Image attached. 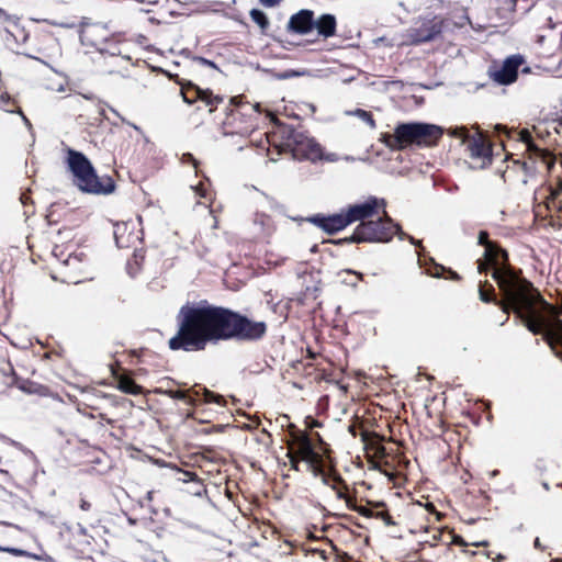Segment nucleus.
Wrapping results in <instances>:
<instances>
[{
	"instance_id": "obj_11",
	"label": "nucleus",
	"mask_w": 562,
	"mask_h": 562,
	"mask_svg": "<svg viewBox=\"0 0 562 562\" xmlns=\"http://www.w3.org/2000/svg\"><path fill=\"white\" fill-rule=\"evenodd\" d=\"M295 443L297 449L294 452H296V454L307 463V470L311 471L314 476H317L319 474V463L323 460L315 451L311 438L306 434H300L295 438Z\"/></svg>"
},
{
	"instance_id": "obj_48",
	"label": "nucleus",
	"mask_w": 562,
	"mask_h": 562,
	"mask_svg": "<svg viewBox=\"0 0 562 562\" xmlns=\"http://www.w3.org/2000/svg\"><path fill=\"white\" fill-rule=\"evenodd\" d=\"M233 123L229 121V119L224 123L225 128L232 126Z\"/></svg>"
},
{
	"instance_id": "obj_45",
	"label": "nucleus",
	"mask_w": 562,
	"mask_h": 562,
	"mask_svg": "<svg viewBox=\"0 0 562 562\" xmlns=\"http://www.w3.org/2000/svg\"><path fill=\"white\" fill-rule=\"evenodd\" d=\"M78 529H79V533L80 535H86L87 533V529L82 525H78Z\"/></svg>"
},
{
	"instance_id": "obj_6",
	"label": "nucleus",
	"mask_w": 562,
	"mask_h": 562,
	"mask_svg": "<svg viewBox=\"0 0 562 562\" xmlns=\"http://www.w3.org/2000/svg\"><path fill=\"white\" fill-rule=\"evenodd\" d=\"M442 127L422 122H409L398 124L393 134H384L383 143L393 150L404 149L416 144L419 146H432L441 137Z\"/></svg>"
},
{
	"instance_id": "obj_40",
	"label": "nucleus",
	"mask_w": 562,
	"mask_h": 562,
	"mask_svg": "<svg viewBox=\"0 0 562 562\" xmlns=\"http://www.w3.org/2000/svg\"><path fill=\"white\" fill-rule=\"evenodd\" d=\"M20 200L25 205L29 202L30 196L26 193H22Z\"/></svg>"
},
{
	"instance_id": "obj_42",
	"label": "nucleus",
	"mask_w": 562,
	"mask_h": 562,
	"mask_svg": "<svg viewBox=\"0 0 562 562\" xmlns=\"http://www.w3.org/2000/svg\"><path fill=\"white\" fill-rule=\"evenodd\" d=\"M326 160L328 161H336L337 160V155L336 154H329L325 157Z\"/></svg>"
},
{
	"instance_id": "obj_30",
	"label": "nucleus",
	"mask_w": 562,
	"mask_h": 562,
	"mask_svg": "<svg viewBox=\"0 0 562 562\" xmlns=\"http://www.w3.org/2000/svg\"><path fill=\"white\" fill-rule=\"evenodd\" d=\"M79 262L77 256L69 255L68 258L64 261L66 266L76 267V263Z\"/></svg>"
},
{
	"instance_id": "obj_1",
	"label": "nucleus",
	"mask_w": 562,
	"mask_h": 562,
	"mask_svg": "<svg viewBox=\"0 0 562 562\" xmlns=\"http://www.w3.org/2000/svg\"><path fill=\"white\" fill-rule=\"evenodd\" d=\"M177 334L169 339L171 350L201 351L209 342L256 341L267 333L265 322H255L229 308L203 300L187 303L177 315Z\"/></svg>"
},
{
	"instance_id": "obj_12",
	"label": "nucleus",
	"mask_w": 562,
	"mask_h": 562,
	"mask_svg": "<svg viewBox=\"0 0 562 562\" xmlns=\"http://www.w3.org/2000/svg\"><path fill=\"white\" fill-rule=\"evenodd\" d=\"M306 221L329 235H334L349 225L344 211L331 215L315 214L307 217Z\"/></svg>"
},
{
	"instance_id": "obj_55",
	"label": "nucleus",
	"mask_w": 562,
	"mask_h": 562,
	"mask_svg": "<svg viewBox=\"0 0 562 562\" xmlns=\"http://www.w3.org/2000/svg\"><path fill=\"white\" fill-rule=\"evenodd\" d=\"M508 319V316H506V318L501 323V326L505 325V323L507 322Z\"/></svg>"
},
{
	"instance_id": "obj_20",
	"label": "nucleus",
	"mask_w": 562,
	"mask_h": 562,
	"mask_svg": "<svg viewBox=\"0 0 562 562\" xmlns=\"http://www.w3.org/2000/svg\"><path fill=\"white\" fill-rule=\"evenodd\" d=\"M249 14L251 20L261 29L262 32L269 27V20L263 11L259 9H252L250 10Z\"/></svg>"
},
{
	"instance_id": "obj_22",
	"label": "nucleus",
	"mask_w": 562,
	"mask_h": 562,
	"mask_svg": "<svg viewBox=\"0 0 562 562\" xmlns=\"http://www.w3.org/2000/svg\"><path fill=\"white\" fill-rule=\"evenodd\" d=\"M252 131H254V125L249 124V125H245L243 127H239L236 131H227V130H225L224 135H232V136L238 135L240 137H246V136L250 135V133Z\"/></svg>"
},
{
	"instance_id": "obj_35",
	"label": "nucleus",
	"mask_w": 562,
	"mask_h": 562,
	"mask_svg": "<svg viewBox=\"0 0 562 562\" xmlns=\"http://www.w3.org/2000/svg\"><path fill=\"white\" fill-rule=\"evenodd\" d=\"M317 476L322 477V482L325 485H329V476L327 474H325L324 471L321 468H319V474Z\"/></svg>"
},
{
	"instance_id": "obj_39",
	"label": "nucleus",
	"mask_w": 562,
	"mask_h": 562,
	"mask_svg": "<svg viewBox=\"0 0 562 562\" xmlns=\"http://www.w3.org/2000/svg\"><path fill=\"white\" fill-rule=\"evenodd\" d=\"M330 487L336 491V486L335 485H330ZM337 497L340 498V499H345L346 495H345V493L342 491L337 490Z\"/></svg>"
},
{
	"instance_id": "obj_19",
	"label": "nucleus",
	"mask_w": 562,
	"mask_h": 562,
	"mask_svg": "<svg viewBox=\"0 0 562 562\" xmlns=\"http://www.w3.org/2000/svg\"><path fill=\"white\" fill-rule=\"evenodd\" d=\"M119 389L126 393L132 395H138L142 393V386L136 384L132 379H122L119 381Z\"/></svg>"
},
{
	"instance_id": "obj_23",
	"label": "nucleus",
	"mask_w": 562,
	"mask_h": 562,
	"mask_svg": "<svg viewBox=\"0 0 562 562\" xmlns=\"http://www.w3.org/2000/svg\"><path fill=\"white\" fill-rule=\"evenodd\" d=\"M355 115H357L359 119H361L363 122L370 125V127H375V122L372 117V114L368 111H364L362 109H357L355 111Z\"/></svg>"
},
{
	"instance_id": "obj_50",
	"label": "nucleus",
	"mask_w": 562,
	"mask_h": 562,
	"mask_svg": "<svg viewBox=\"0 0 562 562\" xmlns=\"http://www.w3.org/2000/svg\"><path fill=\"white\" fill-rule=\"evenodd\" d=\"M542 486H543V488H544V490H547V491H549V488H550V486H549V484H548L547 482H543V483H542Z\"/></svg>"
},
{
	"instance_id": "obj_56",
	"label": "nucleus",
	"mask_w": 562,
	"mask_h": 562,
	"mask_svg": "<svg viewBox=\"0 0 562 562\" xmlns=\"http://www.w3.org/2000/svg\"><path fill=\"white\" fill-rule=\"evenodd\" d=\"M131 126H133L135 130H138V126L137 125H134V124H131L128 123Z\"/></svg>"
},
{
	"instance_id": "obj_37",
	"label": "nucleus",
	"mask_w": 562,
	"mask_h": 562,
	"mask_svg": "<svg viewBox=\"0 0 562 562\" xmlns=\"http://www.w3.org/2000/svg\"><path fill=\"white\" fill-rule=\"evenodd\" d=\"M299 72L296 71H288V72H284L280 76V78L282 79H288V78H291V77H294V76H297Z\"/></svg>"
},
{
	"instance_id": "obj_28",
	"label": "nucleus",
	"mask_w": 562,
	"mask_h": 562,
	"mask_svg": "<svg viewBox=\"0 0 562 562\" xmlns=\"http://www.w3.org/2000/svg\"><path fill=\"white\" fill-rule=\"evenodd\" d=\"M181 161L184 164H192L195 168L198 166V160L190 153L183 154L181 157Z\"/></svg>"
},
{
	"instance_id": "obj_16",
	"label": "nucleus",
	"mask_w": 562,
	"mask_h": 562,
	"mask_svg": "<svg viewBox=\"0 0 562 562\" xmlns=\"http://www.w3.org/2000/svg\"><path fill=\"white\" fill-rule=\"evenodd\" d=\"M443 21H429L428 23L423 24L414 35V41L416 43H426L435 40L443 30Z\"/></svg>"
},
{
	"instance_id": "obj_21",
	"label": "nucleus",
	"mask_w": 562,
	"mask_h": 562,
	"mask_svg": "<svg viewBox=\"0 0 562 562\" xmlns=\"http://www.w3.org/2000/svg\"><path fill=\"white\" fill-rule=\"evenodd\" d=\"M127 225L125 223L115 224L114 226V238L116 246L120 248L127 247L128 244L123 238V232L126 231Z\"/></svg>"
},
{
	"instance_id": "obj_7",
	"label": "nucleus",
	"mask_w": 562,
	"mask_h": 562,
	"mask_svg": "<svg viewBox=\"0 0 562 562\" xmlns=\"http://www.w3.org/2000/svg\"><path fill=\"white\" fill-rule=\"evenodd\" d=\"M284 145L295 159L316 160L322 158V147L304 132L290 128L285 132Z\"/></svg>"
},
{
	"instance_id": "obj_46",
	"label": "nucleus",
	"mask_w": 562,
	"mask_h": 562,
	"mask_svg": "<svg viewBox=\"0 0 562 562\" xmlns=\"http://www.w3.org/2000/svg\"><path fill=\"white\" fill-rule=\"evenodd\" d=\"M249 109H250L251 111H256V112H258V111H259V104H256V105H249Z\"/></svg>"
},
{
	"instance_id": "obj_49",
	"label": "nucleus",
	"mask_w": 562,
	"mask_h": 562,
	"mask_svg": "<svg viewBox=\"0 0 562 562\" xmlns=\"http://www.w3.org/2000/svg\"><path fill=\"white\" fill-rule=\"evenodd\" d=\"M474 546H476V547H479V546H487V542L486 541H482V542L474 543Z\"/></svg>"
},
{
	"instance_id": "obj_34",
	"label": "nucleus",
	"mask_w": 562,
	"mask_h": 562,
	"mask_svg": "<svg viewBox=\"0 0 562 562\" xmlns=\"http://www.w3.org/2000/svg\"><path fill=\"white\" fill-rule=\"evenodd\" d=\"M243 109L246 110L245 108H243ZM245 115H247L246 111H240V110H234V111H232V114H231L233 121L237 120V117H239V116H245Z\"/></svg>"
},
{
	"instance_id": "obj_57",
	"label": "nucleus",
	"mask_w": 562,
	"mask_h": 562,
	"mask_svg": "<svg viewBox=\"0 0 562 562\" xmlns=\"http://www.w3.org/2000/svg\"><path fill=\"white\" fill-rule=\"evenodd\" d=\"M383 505H384L383 503H376L375 506L379 507V506H383Z\"/></svg>"
},
{
	"instance_id": "obj_52",
	"label": "nucleus",
	"mask_w": 562,
	"mask_h": 562,
	"mask_svg": "<svg viewBox=\"0 0 562 562\" xmlns=\"http://www.w3.org/2000/svg\"><path fill=\"white\" fill-rule=\"evenodd\" d=\"M345 159H346L347 161H353V160H355V158H353V157H350V156H346V157H345Z\"/></svg>"
},
{
	"instance_id": "obj_29",
	"label": "nucleus",
	"mask_w": 562,
	"mask_h": 562,
	"mask_svg": "<svg viewBox=\"0 0 562 562\" xmlns=\"http://www.w3.org/2000/svg\"><path fill=\"white\" fill-rule=\"evenodd\" d=\"M257 222H260V224L262 225V232H265L266 226H269V224H270V217L266 214H262L261 216H258L256 218V223Z\"/></svg>"
},
{
	"instance_id": "obj_10",
	"label": "nucleus",
	"mask_w": 562,
	"mask_h": 562,
	"mask_svg": "<svg viewBox=\"0 0 562 562\" xmlns=\"http://www.w3.org/2000/svg\"><path fill=\"white\" fill-rule=\"evenodd\" d=\"M525 63V58L519 55L508 56L499 67H491L490 77L498 85L507 86L516 81L518 69Z\"/></svg>"
},
{
	"instance_id": "obj_13",
	"label": "nucleus",
	"mask_w": 562,
	"mask_h": 562,
	"mask_svg": "<svg viewBox=\"0 0 562 562\" xmlns=\"http://www.w3.org/2000/svg\"><path fill=\"white\" fill-rule=\"evenodd\" d=\"M193 386L188 391H181V390H167L165 394L173 400H180L188 404H194L195 401H199L201 396L203 397V401L206 403L216 402L220 403V400L222 398L220 395L214 394L213 392L209 391L205 387H199Z\"/></svg>"
},
{
	"instance_id": "obj_44",
	"label": "nucleus",
	"mask_w": 562,
	"mask_h": 562,
	"mask_svg": "<svg viewBox=\"0 0 562 562\" xmlns=\"http://www.w3.org/2000/svg\"><path fill=\"white\" fill-rule=\"evenodd\" d=\"M533 546H535V548H536V549H541V548H542V546H541V542H540L539 538H536V539H535Z\"/></svg>"
},
{
	"instance_id": "obj_31",
	"label": "nucleus",
	"mask_w": 562,
	"mask_h": 562,
	"mask_svg": "<svg viewBox=\"0 0 562 562\" xmlns=\"http://www.w3.org/2000/svg\"><path fill=\"white\" fill-rule=\"evenodd\" d=\"M0 551H7V552H11L13 553L14 555H23L25 552L23 550H20V549H14V548H3V547H0Z\"/></svg>"
},
{
	"instance_id": "obj_51",
	"label": "nucleus",
	"mask_w": 562,
	"mask_h": 562,
	"mask_svg": "<svg viewBox=\"0 0 562 562\" xmlns=\"http://www.w3.org/2000/svg\"><path fill=\"white\" fill-rule=\"evenodd\" d=\"M99 113H100V115H102L104 119H106V116H105V112H104V109H101V110L99 111Z\"/></svg>"
},
{
	"instance_id": "obj_18",
	"label": "nucleus",
	"mask_w": 562,
	"mask_h": 562,
	"mask_svg": "<svg viewBox=\"0 0 562 562\" xmlns=\"http://www.w3.org/2000/svg\"><path fill=\"white\" fill-rule=\"evenodd\" d=\"M429 261H430V266L425 268V272L428 276H430L432 278H441L443 272H448L450 279H452L454 281H458L461 279V277L456 271L445 268L443 266L435 262L434 259H431V258L429 259Z\"/></svg>"
},
{
	"instance_id": "obj_43",
	"label": "nucleus",
	"mask_w": 562,
	"mask_h": 562,
	"mask_svg": "<svg viewBox=\"0 0 562 562\" xmlns=\"http://www.w3.org/2000/svg\"><path fill=\"white\" fill-rule=\"evenodd\" d=\"M110 110H111V112H112L113 114H115V115H116V116H117L122 122H125V119H124V117H122V116L120 115V113H119L115 109L110 108Z\"/></svg>"
},
{
	"instance_id": "obj_38",
	"label": "nucleus",
	"mask_w": 562,
	"mask_h": 562,
	"mask_svg": "<svg viewBox=\"0 0 562 562\" xmlns=\"http://www.w3.org/2000/svg\"><path fill=\"white\" fill-rule=\"evenodd\" d=\"M90 507H91V505H90V503H89V502H87L86 499H81V502H80V508H81L82 510H89V509H90Z\"/></svg>"
},
{
	"instance_id": "obj_14",
	"label": "nucleus",
	"mask_w": 562,
	"mask_h": 562,
	"mask_svg": "<svg viewBox=\"0 0 562 562\" xmlns=\"http://www.w3.org/2000/svg\"><path fill=\"white\" fill-rule=\"evenodd\" d=\"M181 94L183 101L188 104H193L196 100H201L206 105L216 106L218 103L223 101L222 97L214 95L212 91L207 89H201L192 82H188V85L181 86Z\"/></svg>"
},
{
	"instance_id": "obj_4",
	"label": "nucleus",
	"mask_w": 562,
	"mask_h": 562,
	"mask_svg": "<svg viewBox=\"0 0 562 562\" xmlns=\"http://www.w3.org/2000/svg\"><path fill=\"white\" fill-rule=\"evenodd\" d=\"M378 215L379 217L376 220H368L367 222L359 223L350 237L331 239L329 243L335 245L351 243H389L394 235H397L401 240L407 238L413 245H420L419 240H416L413 236L402 231L401 226L393 221L385 209L381 210Z\"/></svg>"
},
{
	"instance_id": "obj_24",
	"label": "nucleus",
	"mask_w": 562,
	"mask_h": 562,
	"mask_svg": "<svg viewBox=\"0 0 562 562\" xmlns=\"http://www.w3.org/2000/svg\"><path fill=\"white\" fill-rule=\"evenodd\" d=\"M286 457L289 458L291 468L295 471H300V462L303 461L293 449H289Z\"/></svg>"
},
{
	"instance_id": "obj_5",
	"label": "nucleus",
	"mask_w": 562,
	"mask_h": 562,
	"mask_svg": "<svg viewBox=\"0 0 562 562\" xmlns=\"http://www.w3.org/2000/svg\"><path fill=\"white\" fill-rule=\"evenodd\" d=\"M67 167L74 176L75 184L82 191L92 194H109L115 189L113 179L109 176L99 177L85 154L68 148Z\"/></svg>"
},
{
	"instance_id": "obj_47",
	"label": "nucleus",
	"mask_w": 562,
	"mask_h": 562,
	"mask_svg": "<svg viewBox=\"0 0 562 562\" xmlns=\"http://www.w3.org/2000/svg\"><path fill=\"white\" fill-rule=\"evenodd\" d=\"M418 263H419L420 267L426 266V263L423 262L422 256H420L419 252H418Z\"/></svg>"
},
{
	"instance_id": "obj_8",
	"label": "nucleus",
	"mask_w": 562,
	"mask_h": 562,
	"mask_svg": "<svg viewBox=\"0 0 562 562\" xmlns=\"http://www.w3.org/2000/svg\"><path fill=\"white\" fill-rule=\"evenodd\" d=\"M448 134L467 144L471 158L491 161L492 148L481 131L476 130L472 134L465 126H452L448 130Z\"/></svg>"
},
{
	"instance_id": "obj_27",
	"label": "nucleus",
	"mask_w": 562,
	"mask_h": 562,
	"mask_svg": "<svg viewBox=\"0 0 562 562\" xmlns=\"http://www.w3.org/2000/svg\"><path fill=\"white\" fill-rule=\"evenodd\" d=\"M193 60L199 63L200 65H203V66H207V67H211V68H214V69H217V66L215 65L214 61L210 60V59H206L204 57H200V56H195L193 57Z\"/></svg>"
},
{
	"instance_id": "obj_32",
	"label": "nucleus",
	"mask_w": 562,
	"mask_h": 562,
	"mask_svg": "<svg viewBox=\"0 0 562 562\" xmlns=\"http://www.w3.org/2000/svg\"><path fill=\"white\" fill-rule=\"evenodd\" d=\"M282 0H259V2L268 8L278 5Z\"/></svg>"
},
{
	"instance_id": "obj_33",
	"label": "nucleus",
	"mask_w": 562,
	"mask_h": 562,
	"mask_svg": "<svg viewBox=\"0 0 562 562\" xmlns=\"http://www.w3.org/2000/svg\"><path fill=\"white\" fill-rule=\"evenodd\" d=\"M452 542L457 546H461V547H465L468 546V543L464 541V539L459 536V535H454L453 538H452Z\"/></svg>"
},
{
	"instance_id": "obj_3",
	"label": "nucleus",
	"mask_w": 562,
	"mask_h": 562,
	"mask_svg": "<svg viewBox=\"0 0 562 562\" xmlns=\"http://www.w3.org/2000/svg\"><path fill=\"white\" fill-rule=\"evenodd\" d=\"M477 244L484 247L483 258L477 260L479 272H487L490 268H493L492 278L505 296L516 305L521 302L526 303V300L530 299V296H526L530 282L508 263L507 251L495 241L490 240L486 231L479 233Z\"/></svg>"
},
{
	"instance_id": "obj_41",
	"label": "nucleus",
	"mask_w": 562,
	"mask_h": 562,
	"mask_svg": "<svg viewBox=\"0 0 562 562\" xmlns=\"http://www.w3.org/2000/svg\"><path fill=\"white\" fill-rule=\"evenodd\" d=\"M331 477L335 481V483H342L341 476L338 475L337 473H333Z\"/></svg>"
},
{
	"instance_id": "obj_2",
	"label": "nucleus",
	"mask_w": 562,
	"mask_h": 562,
	"mask_svg": "<svg viewBox=\"0 0 562 562\" xmlns=\"http://www.w3.org/2000/svg\"><path fill=\"white\" fill-rule=\"evenodd\" d=\"M503 300H498L495 295V290L487 281L480 282L479 296L484 303H494L499 306L502 311L508 315L510 311L516 314L520 323L533 335H542L543 339L550 345L552 349L557 345L562 346V321L553 318L548 321L547 317L552 314V306L541 296L537 289L530 282L528 288V295L530 296L527 302L521 304H513L499 289ZM562 359V352L557 353Z\"/></svg>"
},
{
	"instance_id": "obj_17",
	"label": "nucleus",
	"mask_w": 562,
	"mask_h": 562,
	"mask_svg": "<svg viewBox=\"0 0 562 562\" xmlns=\"http://www.w3.org/2000/svg\"><path fill=\"white\" fill-rule=\"evenodd\" d=\"M337 20L334 14L324 13L315 19L314 29L317 30L319 36L324 38L331 37L336 34Z\"/></svg>"
},
{
	"instance_id": "obj_15",
	"label": "nucleus",
	"mask_w": 562,
	"mask_h": 562,
	"mask_svg": "<svg viewBox=\"0 0 562 562\" xmlns=\"http://www.w3.org/2000/svg\"><path fill=\"white\" fill-rule=\"evenodd\" d=\"M314 12L307 9L300 10L288 22V31L296 34H307L314 30Z\"/></svg>"
},
{
	"instance_id": "obj_53",
	"label": "nucleus",
	"mask_w": 562,
	"mask_h": 562,
	"mask_svg": "<svg viewBox=\"0 0 562 562\" xmlns=\"http://www.w3.org/2000/svg\"><path fill=\"white\" fill-rule=\"evenodd\" d=\"M11 443H12L13 446H16V447H20V446H21L19 442H16V441H14V440H11Z\"/></svg>"
},
{
	"instance_id": "obj_36",
	"label": "nucleus",
	"mask_w": 562,
	"mask_h": 562,
	"mask_svg": "<svg viewBox=\"0 0 562 562\" xmlns=\"http://www.w3.org/2000/svg\"><path fill=\"white\" fill-rule=\"evenodd\" d=\"M0 20H4V21L11 20V16L2 8H0Z\"/></svg>"
},
{
	"instance_id": "obj_25",
	"label": "nucleus",
	"mask_w": 562,
	"mask_h": 562,
	"mask_svg": "<svg viewBox=\"0 0 562 562\" xmlns=\"http://www.w3.org/2000/svg\"><path fill=\"white\" fill-rule=\"evenodd\" d=\"M347 503H349L347 501ZM348 506L352 509H355L356 512H358L360 515L362 516H366V517H375V513L376 512H373L372 509L366 507V506H359V507H352L350 506V504H348Z\"/></svg>"
},
{
	"instance_id": "obj_26",
	"label": "nucleus",
	"mask_w": 562,
	"mask_h": 562,
	"mask_svg": "<svg viewBox=\"0 0 562 562\" xmlns=\"http://www.w3.org/2000/svg\"><path fill=\"white\" fill-rule=\"evenodd\" d=\"M382 519L386 526H393L395 525V521L392 519V517L386 512H376L375 517Z\"/></svg>"
},
{
	"instance_id": "obj_9",
	"label": "nucleus",
	"mask_w": 562,
	"mask_h": 562,
	"mask_svg": "<svg viewBox=\"0 0 562 562\" xmlns=\"http://www.w3.org/2000/svg\"><path fill=\"white\" fill-rule=\"evenodd\" d=\"M386 207V201L382 198L369 196L361 203L349 205L345 211L349 225L360 221L367 222L374 215L379 214L381 210Z\"/></svg>"
},
{
	"instance_id": "obj_54",
	"label": "nucleus",
	"mask_w": 562,
	"mask_h": 562,
	"mask_svg": "<svg viewBox=\"0 0 562 562\" xmlns=\"http://www.w3.org/2000/svg\"><path fill=\"white\" fill-rule=\"evenodd\" d=\"M502 560H504V555L498 554V557H497V561H502Z\"/></svg>"
}]
</instances>
